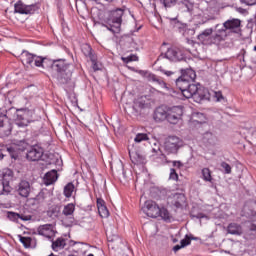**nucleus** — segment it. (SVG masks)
<instances>
[{
    "label": "nucleus",
    "mask_w": 256,
    "mask_h": 256,
    "mask_svg": "<svg viewBox=\"0 0 256 256\" xmlns=\"http://www.w3.org/2000/svg\"><path fill=\"white\" fill-rule=\"evenodd\" d=\"M173 167H176L177 169H181L183 167V163L181 161H173Z\"/></svg>",
    "instance_id": "48"
},
{
    "label": "nucleus",
    "mask_w": 256,
    "mask_h": 256,
    "mask_svg": "<svg viewBox=\"0 0 256 256\" xmlns=\"http://www.w3.org/2000/svg\"><path fill=\"white\" fill-rule=\"evenodd\" d=\"M202 178L208 183H211L213 181V177L211 176V170L209 168L202 169Z\"/></svg>",
    "instance_id": "30"
},
{
    "label": "nucleus",
    "mask_w": 256,
    "mask_h": 256,
    "mask_svg": "<svg viewBox=\"0 0 256 256\" xmlns=\"http://www.w3.org/2000/svg\"><path fill=\"white\" fill-rule=\"evenodd\" d=\"M44 150L39 145L32 146L26 154V159L28 161H41V157H43Z\"/></svg>",
    "instance_id": "14"
},
{
    "label": "nucleus",
    "mask_w": 256,
    "mask_h": 256,
    "mask_svg": "<svg viewBox=\"0 0 256 256\" xmlns=\"http://www.w3.org/2000/svg\"><path fill=\"white\" fill-rule=\"evenodd\" d=\"M142 211L147 217H151L152 219H157V217H161L164 221H169L171 219L169 210H167V208L159 207V205L152 200H147L144 203Z\"/></svg>",
    "instance_id": "4"
},
{
    "label": "nucleus",
    "mask_w": 256,
    "mask_h": 256,
    "mask_svg": "<svg viewBox=\"0 0 256 256\" xmlns=\"http://www.w3.org/2000/svg\"><path fill=\"white\" fill-rule=\"evenodd\" d=\"M191 98H193L196 103H201V101H207L209 100V90L201 87V85L199 84H196V91L192 93Z\"/></svg>",
    "instance_id": "12"
},
{
    "label": "nucleus",
    "mask_w": 256,
    "mask_h": 256,
    "mask_svg": "<svg viewBox=\"0 0 256 256\" xmlns=\"http://www.w3.org/2000/svg\"><path fill=\"white\" fill-rule=\"evenodd\" d=\"M21 60L24 65H30V67H45L46 58L41 56H37L35 54L29 53V51L24 50L21 54Z\"/></svg>",
    "instance_id": "7"
},
{
    "label": "nucleus",
    "mask_w": 256,
    "mask_h": 256,
    "mask_svg": "<svg viewBox=\"0 0 256 256\" xmlns=\"http://www.w3.org/2000/svg\"><path fill=\"white\" fill-rule=\"evenodd\" d=\"M183 147V141L177 136H170L164 143V149L168 155H176V153Z\"/></svg>",
    "instance_id": "8"
},
{
    "label": "nucleus",
    "mask_w": 256,
    "mask_h": 256,
    "mask_svg": "<svg viewBox=\"0 0 256 256\" xmlns=\"http://www.w3.org/2000/svg\"><path fill=\"white\" fill-rule=\"evenodd\" d=\"M109 241H113V239L109 240Z\"/></svg>",
    "instance_id": "60"
},
{
    "label": "nucleus",
    "mask_w": 256,
    "mask_h": 256,
    "mask_svg": "<svg viewBox=\"0 0 256 256\" xmlns=\"http://www.w3.org/2000/svg\"><path fill=\"white\" fill-rule=\"evenodd\" d=\"M195 79H197V74L193 69L184 70L182 75L176 79V87L186 99H191L193 93L197 91V84H193Z\"/></svg>",
    "instance_id": "1"
},
{
    "label": "nucleus",
    "mask_w": 256,
    "mask_h": 256,
    "mask_svg": "<svg viewBox=\"0 0 256 256\" xmlns=\"http://www.w3.org/2000/svg\"><path fill=\"white\" fill-rule=\"evenodd\" d=\"M160 57H165V59H168V61H172L173 63H177L185 59L183 52L177 47L168 48L166 53L161 54Z\"/></svg>",
    "instance_id": "9"
},
{
    "label": "nucleus",
    "mask_w": 256,
    "mask_h": 256,
    "mask_svg": "<svg viewBox=\"0 0 256 256\" xmlns=\"http://www.w3.org/2000/svg\"><path fill=\"white\" fill-rule=\"evenodd\" d=\"M170 21H177V18H170Z\"/></svg>",
    "instance_id": "55"
},
{
    "label": "nucleus",
    "mask_w": 256,
    "mask_h": 256,
    "mask_svg": "<svg viewBox=\"0 0 256 256\" xmlns=\"http://www.w3.org/2000/svg\"><path fill=\"white\" fill-rule=\"evenodd\" d=\"M36 235H40L46 239H53V237H55V229L52 224L40 225L37 228Z\"/></svg>",
    "instance_id": "15"
},
{
    "label": "nucleus",
    "mask_w": 256,
    "mask_h": 256,
    "mask_svg": "<svg viewBox=\"0 0 256 256\" xmlns=\"http://www.w3.org/2000/svg\"><path fill=\"white\" fill-rule=\"evenodd\" d=\"M125 11L121 8H118L111 12L107 24H103V27H106L111 33H121V24L123 23V15Z\"/></svg>",
    "instance_id": "5"
},
{
    "label": "nucleus",
    "mask_w": 256,
    "mask_h": 256,
    "mask_svg": "<svg viewBox=\"0 0 256 256\" xmlns=\"http://www.w3.org/2000/svg\"><path fill=\"white\" fill-rule=\"evenodd\" d=\"M163 45H167V43H163Z\"/></svg>",
    "instance_id": "59"
},
{
    "label": "nucleus",
    "mask_w": 256,
    "mask_h": 256,
    "mask_svg": "<svg viewBox=\"0 0 256 256\" xmlns=\"http://www.w3.org/2000/svg\"><path fill=\"white\" fill-rule=\"evenodd\" d=\"M73 191H75V185L70 182L64 187L65 197L67 198L71 197L73 195Z\"/></svg>",
    "instance_id": "29"
},
{
    "label": "nucleus",
    "mask_w": 256,
    "mask_h": 256,
    "mask_svg": "<svg viewBox=\"0 0 256 256\" xmlns=\"http://www.w3.org/2000/svg\"><path fill=\"white\" fill-rule=\"evenodd\" d=\"M160 3H162V5L165 7H173V5L177 3V0H160Z\"/></svg>",
    "instance_id": "36"
},
{
    "label": "nucleus",
    "mask_w": 256,
    "mask_h": 256,
    "mask_svg": "<svg viewBox=\"0 0 256 256\" xmlns=\"http://www.w3.org/2000/svg\"><path fill=\"white\" fill-rule=\"evenodd\" d=\"M15 13H20L21 15H30L34 11H37V5H25L21 1H18L14 5Z\"/></svg>",
    "instance_id": "13"
},
{
    "label": "nucleus",
    "mask_w": 256,
    "mask_h": 256,
    "mask_svg": "<svg viewBox=\"0 0 256 256\" xmlns=\"http://www.w3.org/2000/svg\"><path fill=\"white\" fill-rule=\"evenodd\" d=\"M191 217L195 218V219H205V217H207V216L203 213H198L196 215H191Z\"/></svg>",
    "instance_id": "45"
},
{
    "label": "nucleus",
    "mask_w": 256,
    "mask_h": 256,
    "mask_svg": "<svg viewBox=\"0 0 256 256\" xmlns=\"http://www.w3.org/2000/svg\"><path fill=\"white\" fill-rule=\"evenodd\" d=\"M181 249H183V246H181V245H175V246L173 247V252H174V253H177V251H179V250H181Z\"/></svg>",
    "instance_id": "49"
},
{
    "label": "nucleus",
    "mask_w": 256,
    "mask_h": 256,
    "mask_svg": "<svg viewBox=\"0 0 256 256\" xmlns=\"http://www.w3.org/2000/svg\"><path fill=\"white\" fill-rule=\"evenodd\" d=\"M197 39L202 45H221L223 41H225V31L222 29H218L217 26H215V29L213 28H207L203 30L198 36Z\"/></svg>",
    "instance_id": "3"
},
{
    "label": "nucleus",
    "mask_w": 256,
    "mask_h": 256,
    "mask_svg": "<svg viewBox=\"0 0 256 256\" xmlns=\"http://www.w3.org/2000/svg\"><path fill=\"white\" fill-rule=\"evenodd\" d=\"M67 246V239L65 238H57L56 240L52 241V249L54 251H61V249H65V247Z\"/></svg>",
    "instance_id": "21"
},
{
    "label": "nucleus",
    "mask_w": 256,
    "mask_h": 256,
    "mask_svg": "<svg viewBox=\"0 0 256 256\" xmlns=\"http://www.w3.org/2000/svg\"><path fill=\"white\" fill-rule=\"evenodd\" d=\"M227 233L230 235H243V227L237 223H230L227 227Z\"/></svg>",
    "instance_id": "20"
},
{
    "label": "nucleus",
    "mask_w": 256,
    "mask_h": 256,
    "mask_svg": "<svg viewBox=\"0 0 256 256\" xmlns=\"http://www.w3.org/2000/svg\"><path fill=\"white\" fill-rule=\"evenodd\" d=\"M58 176L56 170L47 172L44 176L45 185H53L57 181Z\"/></svg>",
    "instance_id": "23"
},
{
    "label": "nucleus",
    "mask_w": 256,
    "mask_h": 256,
    "mask_svg": "<svg viewBox=\"0 0 256 256\" xmlns=\"http://www.w3.org/2000/svg\"><path fill=\"white\" fill-rule=\"evenodd\" d=\"M196 115H197V117H199V115H200L201 117H203V114H201V113H197Z\"/></svg>",
    "instance_id": "57"
},
{
    "label": "nucleus",
    "mask_w": 256,
    "mask_h": 256,
    "mask_svg": "<svg viewBox=\"0 0 256 256\" xmlns=\"http://www.w3.org/2000/svg\"><path fill=\"white\" fill-rule=\"evenodd\" d=\"M82 53L85 55V57H89L90 59L96 57V55L93 53V48H91V45L89 44H84L82 46Z\"/></svg>",
    "instance_id": "26"
},
{
    "label": "nucleus",
    "mask_w": 256,
    "mask_h": 256,
    "mask_svg": "<svg viewBox=\"0 0 256 256\" xmlns=\"http://www.w3.org/2000/svg\"><path fill=\"white\" fill-rule=\"evenodd\" d=\"M164 75H166L167 77H171V75H173V72L171 71H163Z\"/></svg>",
    "instance_id": "51"
},
{
    "label": "nucleus",
    "mask_w": 256,
    "mask_h": 256,
    "mask_svg": "<svg viewBox=\"0 0 256 256\" xmlns=\"http://www.w3.org/2000/svg\"><path fill=\"white\" fill-rule=\"evenodd\" d=\"M0 135H5L6 137L11 135V126H9V123L5 122V119L1 117H0Z\"/></svg>",
    "instance_id": "25"
},
{
    "label": "nucleus",
    "mask_w": 256,
    "mask_h": 256,
    "mask_svg": "<svg viewBox=\"0 0 256 256\" xmlns=\"http://www.w3.org/2000/svg\"><path fill=\"white\" fill-rule=\"evenodd\" d=\"M250 231H256V225H255V224H252V225H251Z\"/></svg>",
    "instance_id": "52"
},
{
    "label": "nucleus",
    "mask_w": 256,
    "mask_h": 256,
    "mask_svg": "<svg viewBox=\"0 0 256 256\" xmlns=\"http://www.w3.org/2000/svg\"><path fill=\"white\" fill-rule=\"evenodd\" d=\"M122 59H123V61H125V59H126L127 62H129V61H137L138 58L135 55H130L127 58H122Z\"/></svg>",
    "instance_id": "47"
},
{
    "label": "nucleus",
    "mask_w": 256,
    "mask_h": 256,
    "mask_svg": "<svg viewBox=\"0 0 256 256\" xmlns=\"http://www.w3.org/2000/svg\"><path fill=\"white\" fill-rule=\"evenodd\" d=\"M221 167L222 169H224V172L226 173V175L231 174V165H229L227 162H222Z\"/></svg>",
    "instance_id": "38"
},
{
    "label": "nucleus",
    "mask_w": 256,
    "mask_h": 256,
    "mask_svg": "<svg viewBox=\"0 0 256 256\" xmlns=\"http://www.w3.org/2000/svg\"><path fill=\"white\" fill-rule=\"evenodd\" d=\"M241 3H245V5H256V0H240Z\"/></svg>",
    "instance_id": "42"
},
{
    "label": "nucleus",
    "mask_w": 256,
    "mask_h": 256,
    "mask_svg": "<svg viewBox=\"0 0 256 256\" xmlns=\"http://www.w3.org/2000/svg\"><path fill=\"white\" fill-rule=\"evenodd\" d=\"M128 151L129 157L134 165H143V163H145V156H143L141 153L133 151L131 148H129Z\"/></svg>",
    "instance_id": "17"
},
{
    "label": "nucleus",
    "mask_w": 256,
    "mask_h": 256,
    "mask_svg": "<svg viewBox=\"0 0 256 256\" xmlns=\"http://www.w3.org/2000/svg\"><path fill=\"white\" fill-rule=\"evenodd\" d=\"M136 72H138L139 75H141L142 77H145V75H147V71L145 70H137Z\"/></svg>",
    "instance_id": "50"
},
{
    "label": "nucleus",
    "mask_w": 256,
    "mask_h": 256,
    "mask_svg": "<svg viewBox=\"0 0 256 256\" xmlns=\"http://www.w3.org/2000/svg\"><path fill=\"white\" fill-rule=\"evenodd\" d=\"M105 1H108V3H113V1L115 0H105Z\"/></svg>",
    "instance_id": "56"
},
{
    "label": "nucleus",
    "mask_w": 256,
    "mask_h": 256,
    "mask_svg": "<svg viewBox=\"0 0 256 256\" xmlns=\"http://www.w3.org/2000/svg\"><path fill=\"white\" fill-rule=\"evenodd\" d=\"M20 217H21V214L17 212H11V211L7 212V218L9 219V221H13L14 223H19Z\"/></svg>",
    "instance_id": "31"
},
{
    "label": "nucleus",
    "mask_w": 256,
    "mask_h": 256,
    "mask_svg": "<svg viewBox=\"0 0 256 256\" xmlns=\"http://www.w3.org/2000/svg\"><path fill=\"white\" fill-rule=\"evenodd\" d=\"M169 179H171L172 181H177V179H179V174H177V171L175 170V168L170 169Z\"/></svg>",
    "instance_id": "35"
},
{
    "label": "nucleus",
    "mask_w": 256,
    "mask_h": 256,
    "mask_svg": "<svg viewBox=\"0 0 256 256\" xmlns=\"http://www.w3.org/2000/svg\"><path fill=\"white\" fill-rule=\"evenodd\" d=\"M175 201L173 202V205L177 208L183 207V203H185V195L183 194H175L174 195Z\"/></svg>",
    "instance_id": "27"
},
{
    "label": "nucleus",
    "mask_w": 256,
    "mask_h": 256,
    "mask_svg": "<svg viewBox=\"0 0 256 256\" xmlns=\"http://www.w3.org/2000/svg\"><path fill=\"white\" fill-rule=\"evenodd\" d=\"M19 219H21V221H31L32 217H31V215H21L20 214Z\"/></svg>",
    "instance_id": "46"
},
{
    "label": "nucleus",
    "mask_w": 256,
    "mask_h": 256,
    "mask_svg": "<svg viewBox=\"0 0 256 256\" xmlns=\"http://www.w3.org/2000/svg\"><path fill=\"white\" fill-rule=\"evenodd\" d=\"M97 207H98V209H100L101 207H105V200L98 198L97 199Z\"/></svg>",
    "instance_id": "43"
},
{
    "label": "nucleus",
    "mask_w": 256,
    "mask_h": 256,
    "mask_svg": "<svg viewBox=\"0 0 256 256\" xmlns=\"http://www.w3.org/2000/svg\"><path fill=\"white\" fill-rule=\"evenodd\" d=\"M239 59H240V61H241V59H242V61H245V57L244 56H239Z\"/></svg>",
    "instance_id": "54"
},
{
    "label": "nucleus",
    "mask_w": 256,
    "mask_h": 256,
    "mask_svg": "<svg viewBox=\"0 0 256 256\" xmlns=\"http://www.w3.org/2000/svg\"><path fill=\"white\" fill-rule=\"evenodd\" d=\"M183 117V106H173L168 108V123L172 125H177Z\"/></svg>",
    "instance_id": "10"
},
{
    "label": "nucleus",
    "mask_w": 256,
    "mask_h": 256,
    "mask_svg": "<svg viewBox=\"0 0 256 256\" xmlns=\"http://www.w3.org/2000/svg\"><path fill=\"white\" fill-rule=\"evenodd\" d=\"M98 212L100 217L106 219V217H109V210L107 209V206H101L98 208Z\"/></svg>",
    "instance_id": "34"
},
{
    "label": "nucleus",
    "mask_w": 256,
    "mask_h": 256,
    "mask_svg": "<svg viewBox=\"0 0 256 256\" xmlns=\"http://www.w3.org/2000/svg\"><path fill=\"white\" fill-rule=\"evenodd\" d=\"M135 143H143V141H149V136L146 133H138L134 138Z\"/></svg>",
    "instance_id": "32"
},
{
    "label": "nucleus",
    "mask_w": 256,
    "mask_h": 256,
    "mask_svg": "<svg viewBox=\"0 0 256 256\" xmlns=\"http://www.w3.org/2000/svg\"><path fill=\"white\" fill-rule=\"evenodd\" d=\"M16 195L22 197V199H27L31 195V183L27 180H21L15 188Z\"/></svg>",
    "instance_id": "11"
},
{
    "label": "nucleus",
    "mask_w": 256,
    "mask_h": 256,
    "mask_svg": "<svg viewBox=\"0 0 256 256\" xmlns=\"http://www.w3.org/2000/svg\"><path fill=\"white\" fill-rule=\"evenodd\" d=\"M51 70L56 73V78L62 85H67L73 76V64L66 59H55L50 62Z\"/></svg>",
    "instance_id": "2"
},
{
    "label": "nucleus",
    "mask_w": 256,
    "mask_h": 256,
    "mask_svg": "<svg viewBox=\"0 0 256 256\" xmlns=\"http://www.w3.org/2000/svg\"><path fill=\"white\" fill-rule=\"evenodd\" d=\"M7 152L9 153L11 159H18L19 158V148H17V146L8 147Z\"/></svg>",
    "instance_id": "28"
},
{
    "label": "nucleus",
    "mask_w": 256,
    "mask_h": 256,
    "mask_svg": "<svg viewBox=\"0 0 256 256\" xmlns=\"http://www.w3.org/2000/svg\"><path fill=\"white\" fill-rule=\"evenodd\" d=\"M183 5L186 7L188 12L193 11V3H191V2H189L187 0H184L183 1Z\"/></svg>",
    "instance_id": "40"
},
{
    "label": "nucleus",
    "mask_w": 256,
    "mask_h": 256,
    "mask_svg": "<svg viewBox=\"0 0 256 256\" xmlns=\"http://www.w3.org/2000/svg\"><path fill=\"white\" fill-rule=\"evenodd\" d=\"M152 153H154V155H163V151H161V143H159V141L153 143Z\"/></svg>",
    "instance_id": "33"
},
{
    "label": "nucleus",
    "mask_w": 256,
    "mask_h": 256,
    "mask_svg": "<svg viewBox=\"0 0 256 256\" xmlns=\"http://www.w3.org/2000/svg\"><path fill=\"white\" fill-rule=\"evenodd\" d=\"M3 157H4L3 152H1V150H0V161H1V159H3Z\"/></svg>",
    "instance_id": "53"
},
{
    "label": "nucleus",
    "mask_w": 256,
    "mask_h": 256,
    "mask_svg": "<svg viewBox=\"0 0 256 256\" xmlns=\"http://www.w3.org/2000/svg\"><path fill=\"white\" fill-rule=\"evenodd\" d=\"M187 245H191V239L189 238H184L180 241V246L183 247H187Z\"/></svg>",
    "instance_id": "41"
},
{
    "label": "nucleus",
    "mask_w": 256,
    "mask_h": 256,
    "mask_svg": "<svg viewBox=\"0 0 256 256\" xmlns=\"http://www.w3.org/2000/svg\"><path fill=\"white\" fill-rule=\"evenodd\" d=\"M214 98L218 102H221V101H223V99H225V97H223V93L221 91L214 92Z\"/></svg>",
    "instance_id": "39"
},
{
    "label": "nucleus",
    "mask_w": 256,
    "mask_h": 256,
    "mask_svg": "<svg viewBox=\"0 0 256 256\" xmlns=\"http://www.w3.org/2000/svg\"><path fill=\"white\" fill-rule=\"evenodd\" d=\"M63 215H65V217H70L73 215V213H75V204L70 203L68 205H66L63 209ZM75 218L74 217H70V223H74Z\"/></svg>",
    "instance_id": "24"
},
{
    "label": "nucleus",
    "mask_w": 256,
    "mask_h": 256,
    "mask_svg": "<svg viewBox=\"0 0 256 256\" xmlns=\"http://www.w3.org/2000/svg\"><path fill=\"white\" fill-rule=\"evenodd\" d=\"M10 190L8 188V186H5V183H3V190L1 192V195H9Z\"/></svg>",
    "instance_id": "44"
},
{
    "label": "nucleus",
    "mask_w": 256,
    "mask_h": 256,
    "mask_svg": "<svg viewBox=\"0 0 256 256\" xmlns=\"http://www.w3.org/2000/svg\"><path fill=\"white\" fill-rule=\"evenodd\" d=\"M90 61L92 63V69L94 71H99V64L97 63V56H92V58H90Z\"/></svg>",
    "instance_id": "37"
},
{
    "label": "nucleus",
    "mask_w": 256,
    "mask_h": 256,
    "mask_svg": "<svg viewBox=\"0 0 256 256\" xmlns=\"http://www.w3.org/2000/svg\"><path fill=\"white\" fill-rule=\"evenodd\" d=\"M216 29H220L225 33V39L229 33H240L241 32V20L237 18H232L221 24L216 25Z\"/></svg>",
    "instance_id": "6"
},
{
    "label": "nucleus",
    "mask_w": 256,
    "mask_h": 256,
    "mask_svg": "<svg viewBox=\"0 0 256 256\" xmlns=\"http://www.w3.org/2000/svg\"><path fill=\"white\" fill-rule=\"evenodd\" d=\"M148 77L150 81H153V83H156V85H159L161 89H164V91H169V86L160 77H158L155 74H149Z\"/></svg>",
    "instance_id": "22"
},
{
    "label": "nucleus",
    "mask_w": 256,
    "mask_h": 256,
    "mask_svg": "<svg viewBox=\"0 0 256 256\" xmlns=\"http://www.w3.org/2000/svg\"><path fill=\"white\" fill-rule=\"evenodd\" d=\"M202 141L206 147H213L217 145V136L211 132H206L203 135Z\"/></svg>",
    "instance_id": "18"
},
{
    "label": "nucleus",
    "mask_w": 256,
    "mask_h": 256,
    "mask_svg": "<svg viewBox=\"0 0 256 256\" xmlns=\"http://www.w3.org/2000/svg\"><path fill=\"white\" fill-rule=\"evenodd\" d=\"M19 241L24 245L25 249H35L37 247V239L35 237H27L19 235Z\"/></svg>",
    "instance_id": "16"
},
{
    "label": "nucleus",
    "mask_w": 256,
    "mask_h": 256,
    "mask_svg": "<svg viewBox=\"0 0 256 256\" xmlns=\"http://www.w3.org/2000/svg\"><path fill=\"white\" fill-rule=\"evenodd\" d=\"M153 117H154V120L158 123L161 122V121H165V119L168 120V110L165 111V109H163L161 107L157 108L154 112Z\"/></svg>",
    "instance_id": "19"
},
{
    "label": "nucleus",
    "mask_w": 256,
    "mask_h": 256,
    "mask_svg": "<svg viewBox=\"0 0 256 256\" xmlns=\"http://www.w3.org/2000/svg\"><path fill=\"white\" fill-rule=\"evenodd\" d=\"M87 256H95V255H93V254L90 253V254H88Z\"/></svg>",
    "instance_id": "58"
}]
</instances>
